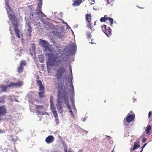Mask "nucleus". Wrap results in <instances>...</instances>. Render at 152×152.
<instances>
[{
    "instance_id": "7",
    "label": "nucleus",
    "mask_w": 152,
    "mask_h": 152,
    "mask_svg": "<svg viewBox=\"0 0 152 152\" xmlns=\"http://www.w3.org/2000/svg\"><path fill=\"white\" fill-rule=\"evenodd\" d=\"M26 65L25 61L22 60L20 63L19 66L17 68V72L18 73H21L23 71L24 69L23 67Z\"/></svg>"
},
{
    "instance_id": "12",
    "label": "nucleus",
    "mask_w": 152,
    "mask_h": 152,
    "mask_svg": "<svg viewBox=\"0 0 152 152\" xmlns=\"http://www.w3.org/2000/svg\"><path fill=\"white\" fill-rule=\"evenodd\" d=\"M54 140V138L53 136L49 135L46 138L45 141L47 143L49 144L53 142Z\"/></svg>"
},
{
    "instance_id": "15",
    "label": "nucleus",
    "mask_w": 152,
    "mask_h": 152,
    "mask_svg": "<svg viewBox=\"0 0 152 152\" xmlns=\"http://www.w3.org/2000/svg\"><path fill=\"white\" fill-rule=\"evenodd\" d=\"M82 0H75L72 4V5L74 6H78L81 4Z\"/></svg>"
},
{
    "instance_id": "39",
    "label": "nucleus",
    "mask_w": 152,
    "mask_h": 152,
    "mask_svg": "<svg viewBox=\"0 0 152 152\" xmlns=\"http://www.w3.org/2000/svg\"><path fill=\"white\" fill-rule=\"evenodd\" d=\"M152 114V113L151 111H150L148 113V117L149 118L151 116V115Z\"/></svg>"
},
{
    "instance_id": "18",
    "label": "nucleus",
    "mask_w": 152,
    "mask_h": 152,
    "mask_svg": "<svg viewBox=\"0 0 152 152\" xmlns=\"http://www.w3.org/2000/svg\"><path fill=\"white\" fill-rule=\"evenodd\" d=\"M8 87L7 85L5 86V85H0V88L1 89L2 92H4L7 91V89Z\"/></svg>"
},
{
    "instance_id": "23",
    "label": "nucleus",
    "mask_w": 152,
    "mask_h": 152,
    "mask_svg": "<svg viewBox=\"0 0 152 152\" xmlns=\"http://www.w3.org/2000/svg\"><path fill=\"white\" fill-rule=\"evenodd\" d=\"M107 20H108L109 21V22L110 23V26H112L113 21V19L110 17H107Z\"/></svg>"
},
{
    "instance_id": "46",
    "label": "nucleus",
    "mask_w": 152,
    "mask_h": 152,
    "mask_svg": "<svg viewBox=\"0 0 152 152\" xmlns=\"http://www.w3.org/2000/svg\"><path fill=\"white\" fill-rule=\"evenodd\" d=\"M65 152H67V150L66 149H65ZM67 152H72L71 151H70L69 150Z\"/></svg>"
},
{
    "instance_id": "14",
    "label": "nucleus",
    "mask_w": 152,
    "mask_h": 152,
    "mask_svg": "<svg viewBox=\"0 0 152 152\" xmlns=\"http://www.w3.org/2000/svg\"><path fill=\"white\" fill-rule=\"evenodd\" d=\"M70 83V85L69 88V91L73 95L74 94V88L72 84V81L71 80L69 82Z\"/></svg>"
},
{
    "instance_id": "43",
    "label": "nucleus",
    "mask_w": 152,
    "mask_h": 152,
    "mask_svg": "<svg viewBox=\"0 0 152 152\" xmlns=\"http://www.w3.org/2000/svg\"><path fill=\"white\" fill-rule=\"evenodd\" d=\"M69 69H70V71L71 72V75H72V70L71 69V67H69Z\"/></svg>"
},
{
    "instance_id": "27",
    "label": "nucleus",
    "mask_w": 152,
    "mask_h": 152,
    "mask_svg": "<svg viewBox=\"0 0 152 152\" xmlns=\"http://www.w3.org/2000/svg\"><path fill=\"white\" fill-rule=\"evenodd\" d=\"M45 94L44 91H42L41 92H39L38 93L39 97L40 98H42L44 96V94Z\"/></svg>"
},
{
    "instance_id": "25",
    "label": "nucleus",
    "mask_w": 152,
    "mask_h": 152,
    "mask_svg": "<svg viewBox=\"0 0 152 152\" xmlns=\"http://www.w3.org/2000/svg\"><path fill=\"white\" fill-rule=\"evenodd\" d=\"M139 142H138L135 143L134 145V150H135L140 147V145H139Z\"/></svg>"
},
{
    "instance_id": "41",
    "label": "nucleus",
    "mask_w": 152,
    "mask_h": 152,
    "mask_svg": "<svg viewBox=\"0 0 152 152\" xmlns=\"http://www.w3.org/2000/svg\"><path fill=\"white\" fill-rule=\"evenodd\" d=\"M65 23L66 24V26H67V28H70V27L66 23Z\"/></svg>"
},
{
    "instance_id": "34",
    "label": "nucleus",
    "mask_w": 152,
    "mask_h": 152,
    "mask_svg": "<svg viewBox=\"0 0 152 152\" xmlns=\"http://www.w3.org/2000/svg\"><path fill=\"white\" fill-rule=\"evenodd\" d=\"M147 144V143L144 144L141 147V149H142L140 151H142H142L143 149L144 148V147Z\"/></svg>"
},
{
    "instance_id": "35",
    "label": "nucleus",
    "mask_w": 152,
    "mask_h": 152,
    "mask_svg": "<svg viewBox=\"0 0 152 152\" xmlns=\"http://www.w3.org/2000/svg\"><path fill=\"white\" fill-rule=\"evenodd\" d=\"M113 1H114V0H107V4H110Z\"/></svg>"
},
{
    "instance_id": "10",
    "label": "nucleus",
    "mask_w": 152,
    "mask_h": 152,
    "mask_svg": "<svg viewBox=\"0 0 152 152\" xmlns=\"http://www.w3.org/2000/svg\"><path fill=\"white\" fill-rule=\"evenodd\" d=\"M52 97L51 96L50 97V105L51 109V110L52 112L53 115H57V111L56 110L55 107L54 106V105L53 103L52 102Z\"/></svg>"
},
{
    "instance_id": "1",
    "label": "nucleus",
    "mask_w": 152,
    "mask_h": 152,
    "mask_svg": "<svg viewBox=\"0 0 152 152\" xmlns=\"http://www.w3.org/2000/svg\"><path fill=\"white\" fill-rule=\"evenodd\" d=\"M47 54L49 60L48 63L47 64V67L50 68L54 66H55V69L57 72L55 76L57 80H58L62 77L66 71L63 66H61L58 68L57 67L62 64L63 59L61 58L57 54H54L52 53H47Z\"/></svg>"
},
{
    "instance_id": "11",
    "label": "nucleus",
    "mask_w": 152,
    "mask_h": 152,
    "mask_svg": "<svg viewBox=\"0 0 152 152\" xmlns=\"http://www.w3.org/2000/svg\"><path fill=\"white\" fill-rule=\"evenodd\" d=\"M42 5V4L41 2L39 3L37 5V10H36V14L37 15H39L40 13L44 15L41 11Z\"/></svg>"
},
{
    "instance_id": "32",
    "label": "nucleus",
    "mask_w": 152,
    "mask_h": 152,
    "mask_svg": "<svg viewBox=\"0 0 152 152\" xmlns=\"http://www.w3.org/2000/svg\"><path fill=\"white\" fill-rule=\"evenodd\" d=\"M5 5L7 7L6 10L7 11H8V10H7V8H10V6L9 5V4L8 2H6L5 3Z\"/></svg>"
},
{
    "instance_id": "55",
    "label": "nucleus",
    "mask_w": 152,
    "mask_h": 152,
    "mask_svg": "<svg viewBox=\"0 0 152 152\" xmlns=\"http://www.w3.org/2000/svg\"><path fill=\"white\" fill-rule=\"evenodd\" d=\"M113 151H112V152H113Z\"/></svg>"
},
{
    "instance_id": "4",
    "label": "nucleus",
    "mask_w": 152,
    "mask_h": 152,
    "mask_svg": "<svg viewBox=\"0 0 152 152\" xmlns=\"http://www.w3.org/2000/svg\"><path fill=\"white\" fill-rule=\"evenodd\" d=\"M102 31L106 35L109 37L111 34V30L110 27H108L106 25H103L101 26Z\"/></svg>"
},
{
    "instance_id": "21",
    "label": "nucleus",
    "mask_w": 152,
    "mask_h": 152,
    "mask_svg": "<svg viewBox=\"0 0 152 152\" xmlns=\"http://www.w3.org/2000/svg\"><path fill=\"white\" fill-rule=\"evenodd\" d=\"M65 34L64 33L57 32L56 33V36L60 38H61L64 36Z\"/></svg>"
},
{
    "instance_id": "42",
    "label": "nucleus",
    "mask_w": 152,
    "mask_h": 152,
    "mask_svg": "<svg viewBox=\"0 0 152 152\" xmlns=\"http://www.w3.org/2000/svg\"><path fill=\"white\" fill-rule=\"evenodd\" d=\"M93 39H92L91 42H90V43H91L92 44H93L94 43V42H93Z\"/></svg>"
},
{
    "instance_id": "20",
    "label": "nucleus",
    "mask_w": 152,
    "mask_h": 152,
    "mask_svg": "<svg viewBox=\"0 0 152 152\" xmlns=\"http://www.w3.org/2000/svg\"><path fill=\"white\" fill-rule=\"evenodd\" d=\"M44 48L46 51L49 52V53H52V49L51 47L49 46V45L47 47H45ZM47 53L46 54H47ZM46 55H47V54Z\"/></svg>"
},
{
    "instance_id": "17",
    "label": "nucleus",
    "mask_w": 152,
    "mask_h": 152,
    "mask_svg": "<svg viewBox=\"0 0 152 152\" xmlns=\"http://www.w3.org/2000/svg\"><path fill=\"white\" fill-rule=\"evenodd\" d=\"M86 19L88 23L91 22V14H87L86 15Z\"/></svg>"
},
{
    "instance_id": "36",
    "label": "nucleus",
    "mask_w": 152,
    "mask_h": 152,
    "mask_svg": "<svg viewBox=\"0 0 152 152\" xmlns=\"http://www.w3.org/2000/svg\"><path fill=\"white\" fill-rule=\"evenodd\" d=\"M146 140V138L145 137H144L142 140V142L143 143Z\"/></svg>"
},
{
    "instance_id": "45",
    "label": "nucleus",
    "mask_w": 152,
    "mask_h": 152,
    "mask_svg": "<svg viewBox=\"0 0 152 152\" xmlns=\"http://www.w3.org/2000/svg\"><path fill=\"white\" fill-rule=\"evenodd\" d=\"M131 152H132L133 151H132L133 150V148H132V147H131Z\"/></svg>"
},
{
    "instance_id": "28",
    "label": "nucleus",
    "mask_w": 152,
    "mask_h": 152,
    "mask_svg": "<svg viewBox=\"0 0 152 152\" xmlns=\"http://www.w3.org/2000/svg\"><path fill=\"white\" fill-rule=\"evenodd\" d=\"M151 129V126L150 125L148 126L146 128V134H150L149 131Z\"/></svg>"
},
{
    "instance_id": "50",
    "label": "nucleus",
    "mask_w": 152,
    "mask_h": 152,
    "mask_svg": "<svg viewBox=\"0 0 152 152\" xmlns=\"http://www.w3.org/2000/svg\"><path fill=\"white\" fill-rule=\"evenodd\" d=\"M42 61H41V62H42Z\"/></svg>"
},
{
    "instance_id": "54",
    "label": "nucleus",
    "mask_w": 152,
    "mask_h": 152,
    "mask_svg": "<svg viewBox=\"0 0 152 152\" xmlns=\"http://www.w3.org/2000/svg\"><path fill=\"white\" fill-rule=\"evenodd\" d=\"M71 31H72V29H71Z\"/></svg>"
},
{
    "instance_id": "19",
    "label": "nucleus",
    "mask_w": 152,
    "mask_h": 152,
    "mask_svg": "<svg viewBox=\"0 0 152 152\" xmlns=\"http://www.w3.org/2000/svg\"><path fill=\"white\" fill-rule=\"evenodd\" d=\"M23 83L21 81H17L16 83H15V87H20L22 86Z\"/></svg>"
},
{
    "instance_id": "31",
    "label": "nucleus",
    "mask_w": 152,
    "mask_h": 152,
    "mask_svg": "<svg viewBox=\"0 0 152 152\" xmlns=\"http://www.w3.org/2000/svg\"><path fill=\"white\" fill-rule=\"evenodd\" d=\"M7 10H8V11H7L8 13L10 12L12 14H14V12L13 11V10L11 9L10 7V8H7Z\"/></svg>"
},
{
    "instance_id": "6",
    "label": "nucleus",
    "mask_w": 152,
    "mask_h": 152,
    "mask_svg": "<svg viewBox=\"0 0 152 152\" xmlns=\"http://www.w3.org/2000/svg\"><path fill=\"white\" fill-rule=\"evenodd\" d=\"M31 21V19L27 20H26V28L27 29V31L29 33L30 37L31 35V33L32 32Z\"/></svg>"
},
{
    "instance_id": "49",
    "label": "nucleus",
    "mask_w": 152,
    "mask_h": 152,
    "mask_svg": "<svg viewBox=\"0 0 152 152\" xmlns=\"http://www.w3.org/2000/svg\"><path fill=\"white\" fill-rule=\"evenodd\" d=\"M135 118V115L134 114V118Z\"/></svg>"
},
{
    "instance_id": "30",
    "label": "nucleus",
    "mask_w": 152,
    "mask_h": 152,
    "mask_svg": "<svg viewBox=\"0 0 152 152\" xmlns=\"http://www.w3.org/2000/svg\"><path fill=\"white\" fill-rule=\"evenodd\" d=\"M7 86L9 87H15V83L10 82V83L7 85Z\"/></svg>"
},
{
    "instance_id": "3",
    "label": "nucleus",
    "mask_w": 152,
    "mask_h": 152,
    "mask_svg": "<svg viewBox=\"0 0 152 152\" xmlns=\"http://www.w3.org/2000/svg\"><path fill=\"white\" fill-rule=\"evenodd\" d=\"M8 17L12 22L15 33L16 37L18 38H20V36L19 35L20 31L19 29L17 22L15 18V15L14 14L12 15L9 13L8 14Z\"/></svg>"
},
{
    "instance_id": "16",
    "label": "nucleus",
    "mask_w": 152,
    "mask_h": 152,
    "mask_svg": "<svg viewBox=\"0 0 152 152\" xmlns=\"http://www.w3.org/2000/svg\"><path fill=\"white\" fill-rule=\"evenodd\" d=\"M41 45L44 48L49 45H50L45 40H42L41 42Z\"/></svg>"
},
{
    "instance_id": "5",
    "label": "nucleus",
    "mask_w": 152,
    "mask_h": 152,
    "mask_svg": "<svg viewBox=\"0 0 152 152\" xmlns=\"http://www.w3.org/2000/svg\"><path fill=\"white\" fill-rule=\"evenodd\" d=\"M133 121V114H130L126 117L124 119L123 123L125 125H128Z\"/></svg>"
},
{
    "instance_id": "2",
    "label": "nucleus",
    "mask_w": 152,
    "mask_h": 152,
    "mask_svg": "<svg viewBox=\"0 0 152 152\" xmlns=\"http://www.w3.org/2000/svg\"><path fill=\"white\" fill-rule=\"evenodd\" d=\"M64 100L65 106L69 110L71 116L74 117L72 111L71 110V108L68 101V97L66 93V91L64 90V85H59L58 87V91L57 95V104L56 106L58 112L60 113H63V109L62 108V104Z\"/></svg>"
},
{
    "instance_id": "44",
    "label": "nucleus",
    "mask_w": 152,
    "mask_h": 152,
    "mask_svg": "<svg viewBox=\"0 0 152 152\" xmlns=\"http://www.w3.org/2000/svg\"><path fill=\"white\" fill-rule=\"evenodd\" d=\"M72 103V106L75 107V104H74V102Z\"/></svg>"
},
{
    "instance_id": "9",
    "label": "nucleus",
    "mask_w": 152,
    "mask_h": 152,
    "mask_svg": "<svg viewBox=\"0 0 152 152\" xmlns=\"http://www.w3.org/2000/svg\"><path fill=\"white\" fill-rule=\"evenodd\" d=\"M44 107L41 105H36L35 109L37 110V113L38 114L43 115L44 113L41 111L44 110Z\"/></svg>"
},
{
    "instance_id": "22",
    "label": "nucleus",
    "mask_w": 152,
    "mask_h": 152,
    "mask_svg": "<svg viewBox=\"0 0 152 152\" xmlns=\"http://www.w3.org/2000/svg\"><path fill=\"white\" fill-rule=\"evenodd\" d=\"M89 24L88 27L91 29V31H93L95 30L94 27L93 26V24L91 23H88Z\"/></svg>"
},
{
    "instance_id": "47",
    "label": "nucleus",
    "mask_w": 152,
    "mask_h": 152,
    "mask_svg": "<svg viewBox=\"0 0 152 152\" xmlns=\"http://www.w3.org/2000/svg\"><path fill=\"white\" fill-rule=\"evenodd\" d=\"M96 21L94 22V25H96Z\"/></svg>"
},
{
    "instance_id": "24",
    "label": "nucleus",
    "mask_w": 152,
    "mask_h": 152,
    "mask_svg": "<svg viewBox=\"0 0 152 152\" xmlns=\"http://www.w3.org/2000/svg\"><path fill=\"white\" fill-rule=\"evenodd\" d=\"M54 117H55V121L56 124L58 125L59 124V119H58V114H57V115H54Z\"/></svg>"
},
{
    "instance_id": "53",
    "label": "nucleus",
    "mask_w": 152,
    "mask_h": 152,
    "mask_svg": "<svg viewBox=\"0 0 152 152\" xmlns=\"http://www.w3.org/2000/svg\"><path fill=\"white\" fill-rule=\"evenodd\" d=\"M140 152H142V151H140Z\"/></svg>"
},
{
    "instance_id": "37",
    "label": "nucleus",
    "mask_w": 152,
    "mask_h": 152,
    "mask_svg": "<svg viewBox=\"0 0 152 152\" xmlns=\"http://www.w3.org/2000/svg\"><path fill=\"white\" fill-rule=\"evenodd\" d=\"M70 99L72 102H74V98L73 97H71L70 98Z\"/></svg>"
},
{
    "instance_id": "40",
    "label": "nucleus",
    "mask_w": 152,
    "mask_h": 152,
    "mask_svg": "<svg viewBox=\"0 0 152 152\" xmlns=\"http://www.w3.org/2000/svg\"><path fill=\"white\" fill-rule=\"evenodd\" d=\"M32 50L34 52L35 51V47H32Z\"/></svg>"
},
{
    "instance_id": "13",
    "label": "nucleus",
    "mask_w": 152,
    "mask_h": 152,
    "mask_svg": "<svg viewBox=\"0 0 152 152\" xmlns=\"http://www.w3.org/2000/svg\"><path fill=\"white\" fill-rule=\"evenodd\" d=\"M7 110L4 106H0V116L5 115Z\"/></svg>"
},
{
    "instance_id": "26",
    "label": "nucleus",
    "mask_w": 152,
    "mask_h": 152,
    "mask_svg": "<svg viewBox=\"0 0 152 152\" xmlns=\"http://www.w3.org/2000/svg\"><path fill=\"white\" fill-rule=\"evenodd\" d=\"M107 17L106 15L104 16V17H102L100 18V21L101 22H107Z\"/></svg>"
},
{
    "instance_id": "38",
    "label": "nucleus",
    "mask_w": 152,
    "mask_h": 152,
    "mask_svg": "<svg viewBox=\"0 0 152 152\" xmlns=\"http://www.w3.org/2000/svg\"><path fill=\"white\" fill-rule=\"evenodd\" d=\"M133 140V139H132V138L130 140V143L129 144H130V145H132V141Z\"/></svg>"
},
{
    "instance_id": "51",
    "label": "nucleus",
    "mask_w": 152,
    "mask_h": 152,
    "mask_svg": "<svg viewBox=\"0 0 152 152\" xmlns=\"http://www.w3.org/2000/svg\"><path fill=\"white\" fill-rule=\"evenodd\" d=\"M133 102H135V100H134Z\"/></svg>"
},
{
    "instance_id": "52",
    "label": "nucleus",
    "mask_w": 152,
    "mask_h": 152,
    "mask_svg": "<svg viewBox=\"0 0 152 152\" xmlns=\"http://www.w3.org/2000/svg\"><path fill=\"white\" fill-rule=\"evenodd\" d=\"M140 8H141V9L142 8V7H140Z\"/></svg>"
},
{
    "instance_id": "33",
    "label": "nucleus",
    "mask_w": 152,
    "mask_h": 152,
    "mask_svg": "<svg viewBox=\"0 0 152 152\" xmlns=\"http://www.w3.org/2000/svg\"><path fill=\"white\" fill-rule=\"evenodd\" d=\"M31 7H33V5H31L30 6V8L31 9V12H32V16H33V13H34V11L33 9H32L31 8Z\"/></svg>"
},
{
    "instance_id": "48",
    "label": "nucleus",
    "mask_w": 152,
    "mask_h": 152,
    "mask_svg": "<svg viewBox=\"0 0 152 152\" xmlns=\"http://www.w3.org/2000/svg\"><path fill=\"white\" fill-rule=\"evenodd\" d=\"M42 0H39V3H40V2H41V4H42Z\"/></svg>"
},
{
    "instance_id": "8",
    "label": "nucleus",
    "mask_w": 152,
    "mask_h": 152,
    "mask_svg": "<svg viewBox=\"0 0 152 152\" xmlns=\"http://www.w3.org/2000/svg\"><path fill=\"white\" fill-rule=\"evenodd\" d=\"M37 80L36 81L37 85L39 87V91H44L45 90L44 87L42 85V82L40 80H39V77L38 76L37 77Z\"/></svg>"
},
{
    "instance_id": "29",
    "label": "nucleus",
    "mask_w": 152,
    "mask_h": 152,
    "mask_svg": "<svg viewBox=\"0 0 152 152\" xmlns=\"http://www.w3.org/2000/svg\"><path fill=\"white\" fill-rule=\"evenodd\" d=\"M86 35L88 38H90L91 37V34L89 31H87L86 33Z\"/></svg>"
}]
</instances>
